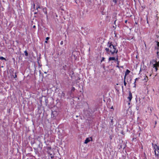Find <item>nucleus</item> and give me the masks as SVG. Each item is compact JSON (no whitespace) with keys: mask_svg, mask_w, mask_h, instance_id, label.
<instances>
[{"mask_svg":"<svg viewBox=\"0 0 159 159\" xmlns=\"http://www.w3.org/2000/svg\"><path fill=\"white\" fill-rule=\"evenodd\" d=\"M75 90V88L74 87H73L72 88V89H71V91H74Z\"/></svg>","mask_w":159,"mask_h":159,"instance_id":"2eb2a0df","label":"nucleus"},{"mask_svg":"<svg viewBox=\"0 0 159 159\" xmlns=\"http://www.w3.org/2000/svg\"><path fill=\"white\" fill-rule=\"evenodd\" d=\"M145 46H146V44L145 43Z\"/></svg>","mask_w":159,"mask_h":159,"instance_id":"c756f323","label":"nucleus"},{"mask_svg":"<svg viewBox=\"0 0 159 159\" xmlns=\"http://www.w3.org/2000/svg\"><path fill=\"white\" fill-rule=\"evenodd\" d=\"M24 52L25 53V55L26 56H27L28 55V52H27L26 51H25Z\"/></svg>","mask_w":159,"mask_h":159,"instance_id":"ddd939ff","label":"nucleus"},{"mask_svg":"<svg viewBox=\"0 0 159 159\" xmlns=\"http://www.w3.org/2000/svg\"><path fill=\"white\" fill-rule=\"evenodd\" d=\"M33 28H35V25H34V26H33Z\"/></svg>","mask_w":159,"mask_h":159,"instance_id":"5701e85b","label":"nucleus"},{"mask_svg":"<svg viewBox=\"0 0 159 159\" xmlns=\"http://www.w3.org/2000/svg\"><path fill=\"white\" fill-rule=\"evenodd\" d=\"M92 139L91 137L88 138L86 139L84 143L85 144H87L90 141H92Z\"/></svg>","mask_w":159,"mask_h":159,"instance_id":"7ed1b4c3","label":"nucleus"},{"mask_svg":"<svg viewBox=\"0 0 159 159\" xmlns=\"http://www.w3.org/2000/svg\"><path fill=\"white\" fill-rule=\"evenodd\" d=\"M117 65H119V63H118H118H117Z\"/></svg>","mask_w":159,"mask_h":159,"instance_id":"c85d7f7f","label":"nucleus"},{"mask_svg":"<svg viewBox=\"0 0 159 159\" xmlns=\"http://www.w3.org/2000/svg\"><path fill=\"white\" fill-rule=\"evenodd\" d=\"M47 40H46V41H45V42L46 43H47Z\"/></svg>","mask_w":159,"mask_h":159,"instance_id":"b1692460","label":"nucleus"},{"mask_svg":"<svg viewBox=\"0 0 159 159\" xmlns=\"http://www.w3.org/2000/svg\"><path fill=\"white\" fill-rule=\"evenodd\" d=\"M126 76H125V75L124 77V80H125Z\"/></svg>","mask_w":159,"mask_h":159,"instance_id":"aec40b11","label":"nucleus"},{"mask_svg":"<svg viewBox=\"0 0 159 159\" xmlns=\"http://www.w3.org/2000/svg\"><path fill=\"white\" fill-rule=\"evenodd\" d=\"M139 80V78H136L135 80V82H134V83L135 84V82H136V81H137L138 80Z\"/></svg>","mask_w":159,"mask_h":159,"instance_id":"f3484780","label":"nucleus"},{"mask_svg":"<svg viewBox=\"0 0 159 159\" xmlns=\"http://www.w3.org/2000/svg\"><path fill=\"white\" fill-rule=\"evenodd\" d=\"M43 11L46 15H47V11L46 9V8H43ZM46 16H47V17H48L47 15H46Z\"/></svg>","mask_w":159,"mask_h":159,"instance_id":"0eeeda50","label":"nucleus"},{"mask_svg":"<svg viewBox=\"0 0 159 159\" xmlns=\"http://www.w3.org/2000/svg\"><path fill=\"white\" fill-rule=\"evenodd\" d=\"M154 152H155V154L156 155H157V153H156V149H155Z\"/></svg>","mask_w":159,"mask_h":159,"instance_id":"4be33fe9","label":"nucleus"},{"mask_svg":"<svg viewBox=\"0 0 159 159\" xmlns=\"http://www.w3.org/2000/svg\"><path fill=\"white\" fill-rule=\"evenodd\" d=\"M124 85L125 86H126V82H125V80H124Z\"/></svg>","mask_w":159,"mask_h":159,"instance_id":"4468645a","label":"nucleus"},{"mask_svg":"<svg viewBox=\"0 0 159 159\" xmlns=\"http://www.w3.org/2000/svg\"><path fill=\"white\" fill-rule=\"evenodd\" d=\"M156 148L159 151V146H156Z\"/></svg>","mask_w":159,"mask_h":159,"instance_id":"dca6fc26","label":"nucleus"},{"mask_svg":"<svg viewBox=\"0 0 159 159\" xmlns=\"http://www.w3.org/2000/svg\"><path fill=\"white\" fill-rule=\"evenodd\" d=\"M158 52H159L158 51V52H157V54H158Z\"/></svg>","mask_w":159,"mask_h":159,"instance_id":"cd10ccee","label":"nucleus"},{"mask_svg":"<svg viewBox=\"0 0 159 159\" xmlns=\"http://www.w3.org/2000/svg\"><path fill=\"white\" fill-rule=\"evenodd\" d=\"M0 59L1 60H6L5 58L2 57H0Z\"/></svg>","mask_w":159,"mask_h":159,"instance_id":"f8f14e48","label":"nucleus"},{"mask_svg":"<svg viewBox=\"0 0 159 159\" xmlns=\"http://www.w3.org/2000/svg\"><path fill=\"white\" fill-rule=\"evenodd\" d=\"M157 49L159 51V42H157Z\"/></svg>","mask_w":159,"mask_h":159,"instance_id":"9b49d317","label":"nucleus"},{"mask_svg":"<svg viewBox=\"0 0 159 159\" xmlns=\"http://www.w3.org/2000/svg\"><path fill=\"white\" fill-rule=\"evenodd\" d=\"M107 46L109 48L110 52L112 54L118 52V50L116 49V46L113 45L111 42H109L107 43Z\"/></svg>","mask_w":159,"mask_h":159,"instance_id":"f257e3e1","label":"nucleus"},{"mask_svg":"<svg viewBox=\"0 0 159 159\" xmlns=\"http://www.w3.org/2000/svg\"><path fill=\"white\" fill-rule=\"evenodd\" d=\"M112 4H113L114 5H115L116 4L117 2V0H112Z\"/></svg>","mask_w":159,"mask_h":159,"instance_id":"6e6552de","label":"nucleus"},{"mask_svg":"<svg viewBox=\"0 0 159 159\" xmlns=\"http://www.w3.org/2000/svg\"><path fill=\"white\" fill-rule=\"evenodd\" d=\"M51 158H53V157H54V156H52V154H51Z\"/></svg>","mask_w":159,"mask_h":159,"instance_id":"412c9836","label":"nucleus"},{"mask_svg":"<svg viewBox=\"0 0 159 159\" xmlns=\"http://www.w3.org/2000/svg\"><path fill=\"white\" fill-rule=\"evenodd\" d=\"M34 8H36L37 10H38V9L39 8H40L41 7H40V6L38 5H34Z\"/></svg>","mask_w":159,"mask_h":159,"instance_id":"39448f33","label":"nucleus"},{"mask_svg":"<svg viewBox=\"0 0 159 159\" xmlns=\"http://www.w3.org/2000/svg\"><path fill=\"white\" fill-rule=\"evenodd\" d=\"M130 72V71L129 70H127L125 73V76L127 75Z\"/></svg>","mask_w":159,"mask_h":159,"instance_id":"423d86ee","label":"nucleus"},{"mask_svg":"<svg viewBox=\"0 0 159 159\" xmlns=\"http://www.w3.org/2000/svg\"><path fill=\"white\" fill-rule=\"evenodd\" d=\"M156 123H157V122H156V121H155V124H156Z\"/></svg>","mask_w":159,"mask_h":159,"instance_id":"bb28decb","label":"nucleus"},{"mask_svg":"<svg viewBox=\"0 0 159 159\" xmlns=\"http://www.w3.org/2000/svg\"><path fill=\"white\" fill-rule=\"evenodd\" d=\"M49 39V37H47V38H46V40H48Z\"/></svg>","mask_w":159,"mask_h":159,"instance_id":"a211bd4d","label":"nucleus"},{"mask_svg":"<svg viewBox=\"0 0 159 159\" xmlns=\"http://www.w3.org/2000/svg\"><path fill=\"white\" fill-rule=\"evenodd\" d=\"M146 79L145 78V80H146V79H147V77H146Z\"/></svg>","mask_w":159,"mask_h":159,"instance_id":"393cba45","label":"nucleus"},{"mask_svg":"<svg viewBox=\"0 0 159 159\" xmlns=\"http://www.w3.org/2000/svg\"><path fill=\"white\" fill-rule=\"evenodd\" d=\"M63 41H61L60 43V44L61 45H62L63 44Z\"/></svg>","mask_w":159,"mask_h":159,"instance_id":"6ab92c4d","label":"nucleus"},{"mask_svg":"<svg viewBox=\"0 0 159 159\" xmlns=\"http://www.w3.org/2000/svg\"><path fill=\"white\" fill-rule=\"evenodd\" d=\"M116 60L115 58L114 57H110L109 58V61L111 60Z\"/></svg>","mask_w":159,"mask_h":159,"instance_id":"1a4fd4ad","label":"nucleus"},{"mask_svg":"<svg viewBox=\"0 0 159 159\" xmlns=\"http://www.w3.org/2000/svg\"><path fill=\"white\" fill-rule=\"evenodd\" d=\"M132 98V93L129 92V96L128 97V98L129 99V102L131 101Z\"/></svg>","mask_w":159,"mask_h":159,"instance_id":"20e7f679","label":"nucleus"},{"mask_svg":"<svg viewBox=\"0 0 159 159\" xmlns=\"http://www.w3.org/2000/svg\"><path fill=\"white\" fill-rule=\"evenodd\" d=\"M127 22V20H125V23H126Z\"/></svg>","mask_w":159,"mask_h":159,"instance_id":"a878e982","label":"nucleus"},{"mask_svg":"<svg viewBox=\"0 0 159 159\" xmlns=\"http://www.w3.org/2000/svg\"><path fill=\"white\" fill-rule=\"evenodd\" d=\"M105 50H106L107 52L108 53V52L110 51V50L109 48H105Z\"/></svg>","mask_w":159,"mask_h":159,"instance_id":"9d476101","label":"nucleus"},{"mask_svg":"<svg viewBox=\"0 0 159 159\" xmlns=\"http://www.w3.org/2000/svg\"><path fill=\"white\" fill-rule=\"evenodd\" d=\"M153 61L155 63L153 64V67L155 68L156 71H157V67H158L159 66V64L155 61L154 60Z\"/></svg>","mask_w":159,"mask_h":159,"instance_id":"f03ea898","label":"nucleus"}]
</instances>
